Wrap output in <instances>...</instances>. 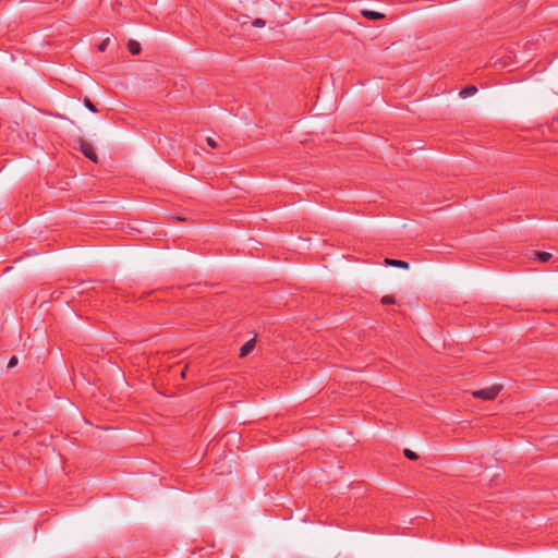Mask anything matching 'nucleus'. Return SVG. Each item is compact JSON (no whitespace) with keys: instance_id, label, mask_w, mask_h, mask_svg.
Masks as SVG:
<instances>
[{"instance_id":"1a4fd4ad","label":"nucleus","mask_w":558,"mask_h":558,"mask_svg":"<svg viewBox=\"0 0 558 558\" xmlns=\"http://www.w3.org/2000/svg\"><path fill=\"white\" fill-rule=\"evenodd\" d=\"M84 106L92 112H97V109L95 107V105L90 101L89 98H85L84 99Z\"/></svg>"},{"instance_id":"ddd939ff","label":"nucleus","mask_w":558,"mask_h":558,"mask_svg":"<svg viewBox=\"0 0 558 558\" xmlns=\"http://www.w3.org/2000/svg\"><path fill=\"white\" fill-rule=\"evenodd\" d=\"M253 26H256V27H263L265 26V21L262 20V19H256L254 22H253Z\"/></svg>"},{"instance_id":"7ed1b4c3","label":"nucleus","mask_w":558,"mask_h":558,"mask_svg":"<svg viewBox=\"0 0 558 558\" xmlns=\"http://www.w3.org/2000/svg\"><path fill=\"white\" fill-rule=\"evenodd\" d=\"M254 348H255V340L254 339L248 340L241 347L240 356L244 357V356L248 355L254 350Z\"/></svg>"},{"instance_id":"f8f14e48","label":"nucleus","mask_w":558,"mask_h":558,"mask_svg":"<svg viewBox=\"0 0 558 558\" xmlns=\"http://www.w3.org/2000/svg\"><path fill=\"white\" fill-rule=\"evenodd\" d=\"M206 143L208 144L209 147L214 149L218 147L217 142L213 137H207Z\"/></svg>"},{"instance_id":"4468645a","label":"nucleus","mask_w":558,"mask_h":558,"mask_svg":"<svg viewBox=\"0 0 558 558\" xmlns=\"http://www.w3.org/2000/svg\"><path fill=\"white\" fill-rule=\"evenodd\" d=\"M16 364H17V357L12 356L8 363V367L11 368V367L15 366Z\"/></svg>"},{"instance_id":"f257e3e1","label":"nucleus","mask_w":558,"mask_h":558,"mask_svg":"<svg viewBox=\"0 0 558 558\" xmlns=\"http://www.w3.org/2000/svg\"><path fill=\"white\" fill-rule=\"evenodd\" d=\"M500 389H501L500 386L494 385V386L474 391L473 396L475 398H480L483 400H494L498 396Z\"/></svg>"},{"instance_id":"423d86ee","label":"nucleus","mask_w":558,"mask_h":558,"mask_svg":"<svg viewBox=\"0 0 558 558\" xmlns=\"http://www.w3.org/2000/svg\"><path fill=\"white\" fill-rule=\"evenodd\" d=\"M128 49L132 54H140L141 52V45L138 41L131 39L128 43Z\"/></svg>"},{"instance_id":"0eeeda50","label":"nucleus","mask_w":558,"mask_h":558,"mask_svg":"<svg viewBox=\"0 0 558 558\" xmlns=\"http://www.w3.org/2000/svg\"><path fill=\"white\" fill-rule=\"evenodd\" d=\"M362 13L364 16L369 17L371 20H379V19L384 17V14L375 12V11L364 10Z\"/></svg>"},{"instance_id":"9b49d317","label":"nucleus","mask_w":558,"mask_h":558,"mask_svg":"<svg viewBox=\"0 0 558 558\" xmlns=\"http://www.w3.org/2000/svg\"><path fill=\"white\" fill-rule=\"evenodd\" d=\"M396 301H395V298L392 295H385L381 298V303L383 304H393Z\"/></svg>"},{"instance_id":"39448f33","label":"nucleus","mask_w":558,"mask_h":558,"mask_svg":"<svg viewBox=\"0 0 558 558\" xmlns=\"http://www.w3.org/2000/svg\"><path fill=\"white\" fill-rule=\"evenodd\" d=\"M477 92V88L476 86L474 85H468L465 86L464 88H462L459 93V95L462 97V98H468L470 96H473L475 93Z\"/></svg>"},{"instance_id":"f03ea898","label":"nucleus","mask_w":558,"mask_h":558,"mask_svg":"<svg viewBox=\"0 0 558 558\" xmlns=\"http://www.w3.org/2000/svg\"><path fill=\"white\" fill-rule=\"evenodd\" d=\"M78 145H80V150L86 158L90 159L94 162H97V155H96L93 144H90L89 142H87L83 138H80Z\"/></svg>"},{"instance_id":"20e7f679","label":"nucleus","mask_w":558,"mask_h":558,"mask_svg":"<svg viewBox=\"0 0 558 558\" xmlns=\"http://www.w3.org/2000/svg\"><path fill=\"white\" fill-rule=\"evenodd\" d=\"M385 264L388 266H392V267H399V268H404V269L409 268V264L407 262L400 260V259L386 258Z\"/></svg>"},{"instance_id":"9d476101","label":"nucleus","mask_w":558,"mask_h":558,"mask_svg":"<svg viewBox=\"0 0 558 558\" xmlns=\"http://www.w3.org/2000/svg\"><path fill=\"white\" fill-rule=\"evenodd\" d=\"M404 456L408 459H410V460H417L418 459V456L414 451H412L410 449H404Z\"/></svg>"},{"instance_id":"6e6552de","label":"nucleus","mask_w":558,"mask_h":558,"mask_svg":"<svg viewBox=\"0 0 558 558\" xmlns=\"http://www.w3.org/2000/svg\"><path fill=\"white\" fill-rule=\"evenodd\" d=\"M534 254L542 263H546L551 258V254L547 252H534Z\"/></svg>"},{"instance_id":"2eb2a0df","label":"nucleus","mask_w":558,"mask_h":558,"mask_svg":"<svg viewBox=\"0 0 558 558\" xmlns=\"http://www.w3.org/2000/svg\"><path fill=\"white\" fill-rule=\"evenodd\" d=\"M108 41L109 39L107 38L98 46L99 51H104L106 49Z\"/></svg>"}]
</instances>
